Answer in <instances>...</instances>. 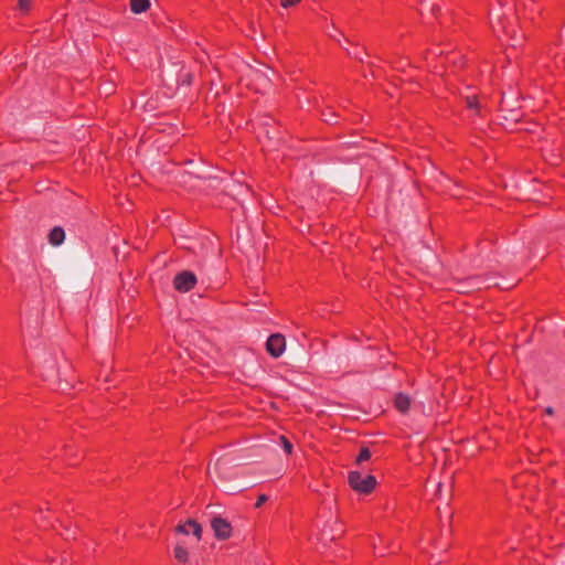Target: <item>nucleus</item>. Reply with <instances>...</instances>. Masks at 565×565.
Wrapping results in <instances>:
<instances>
[{
	"label": "nucleus",
	"mask_w": 565,
	"mask_h": 565,
	"mask_svg": "<svg viewBox=\"0 0 565 565\" xmlns=\"http://www.w3.org/2000/svg\"><path fill=\"white\" fill-rule=\"evenodd\" d=\"M348 480L353 490L363 494L370 493L376 486L375 477L371 475L363 476L359 471H351Z\"/></svg>",
	"instance_id": "1"
},
{
	"label": "nucleus",
	"mask_w": 565,
	"mask_h": 565,
	"mask_svg": "<svg viewBox=\"0 0 565 565\" xmlns=\"http://www.w3.org/2000/svg\"><path fill=\"white\" fill-rule=\"evenodd\" d=\"M196 284V276L190 270L179 273L173 280L174 288L180 292H188Z\"/></svg>",
	"instance_id": "2"
},
{
	"label": "nucleus",
	"mask_w": 565,
	"mask_h": 565,
	"mask_svg": "<svg viewBox=\"0 0 565 565\" xmlns=\"http://www.w3.org/2000/svg\"><path fill=\"white\" fill-rule=\"evenodd\" d=\"M267 352L275 359L282 355L286 350V339L280 333L271 334L266 341Z\"/></svg>",
	"instance_id": "3"
},
{
	"label": "nucleus",
	"mask_w": 565,
	"mask_h": 565,
	"mask_svg": "<svg viewBox=\"0 0 565 565\" xmlns=\"http://www.w3.org/2000/svg\"><path fill=\"white\" fill-rule=\"evenodd\" d=\"M211 527L218 540H226L232 534V526L230 522L220 515L211 520Z\"/></svg>",
	"instance_id": "4"
},
{
	"label": "nucleus",
	"mask_w": 565,
	"mask_h": 565,
	"mask_svg": "<svg viewBox=\"0 0 565 565\" xmlns=\"http://www.w3.org/2000/svg\"><path fill=\"white\" fill-rule=\"evenodd\" d=\"M65 238L64 230L60 226L54 227L49 234V241L53 246H60Z\"/></svg>",
	"instance_id": "5"
},
{
	"label": "nucleus",
	"mask_w": 565,
	"mask_h": 565,
	"mask_svg": "<svg viewBox=\"0 0 565 565\" xmlns=\"http://www.w3.org/2000/svg\"><path fill=\"white\" fill-rule=\"evenodd\" d=\"M394 403L399 412L406 413L411 406V398L408 395L399 393L396 395Z\"/></svg>",
	"instance_id": "6"
},
{
	"label": "nucleus",
	"mask_w": 565,
	"mask_h": 565,
	"mask_svg": "<svg viewBox=\"0 0 565 565\" xmlns=\"http://www.w3.org/2000/svg\"><path fill=\"white\" fill-rule=\"evenodd\" d=\"M150 8V0H130V9L134 13L139 14Z\"/></svg>",
	"instance_id": "7"
},
{
	"label": "nucleus",
	"mask_w": 565,
	"mask_h": 565,
	"mask_svg": "<svg viewBox=\"0 0 565 565\" xmlns=\"http://www.w3.org/2000/svg\"><path fill=\"white\" fill-rule=\"evenodd\" d=\"M43 364H44V371H45L43 376H44V379H49L54 373L53 371H54V366H55V360L52 356H47L44 359Z\"/></svg>",
	"instance_id": "8"
},
{
	"label": "nucleus",
	"mask_w": 565,
	"mask_h": 565,
	"mask_svg": "<svg viewBox=\"0 0 565 565\" xmlns=\"http://www.w3.org/2000/svg\"><path fill=\"white\" fill-rule=\"evenodd\" d=\"M186 524L192 527L193 535L200 540L203 532L202 526L192 519L188 520Z\"/></svg>",
	"instance_id": "9"
},
{
	"label": "nucleus",
	"mask_w": 565,
	"mask_h": 565,
	"mask_svg": "<svg viewBox=\"0 0 565 565\" xmlns=\"http://www.w3.org/2000/svg\"><path fill=\"white\" fill-rule=\"evenodd\" d=\"M188 556H189V553H188V551L184 547H182L180 545H177L174 547V557L178 561L185 562V561H188Z\"/></svg>",
	"instance_id": "10"
},
{
	"label": "nucleus",
	"mask_w": 565,
	"mask_h": 565,
	"mask_svg": "<svg viewBox=\"0 0 565 565\" xmlns=\"http://www.w3.org/2000/svg\"><path fill=\"white\" fill-rule=\"evenodd\" d=\"M370 458H371V451L367 448H362L356 458V462L361 463L365 460H369Z\"/></svg>",
	"instance_id": "11"
},
{
	"label": "nucleus",
	"mask_w": 565,
	"mask_h": 565,
	"mask_svg": "<svg viewBox=\"0 0 565 565\" xmlns=\"http://www.w3.org/2000/svg\"><path fill=\"white\" fill-rule=\"evenodd\" d=\"M279 440H280V445L282 446L284 450L287 454H291L292 445L290 444V441L286 437H284V436H280Z\"/></svg>",
	"instance_id": "12"
},
{
	"label": "nucleus",
	"mask_w": 565,
	"mask_h": 565,
	"mask_svg": "<svg viewBox=\"0 0 565 565\" xmlns=\"http://www.w3.org/2000/svg\"><path fill=\"white\" fill-rule=\"evenodd\" d=\"M31 0H19L18 7L22 12H28L31 8Z\"/></svg>",
	"instance_id": "13"
},
{
	"label": "nucleus",
	"mask_w": 565,
	"mask_h": 565,
	"mask_svg": "<svg viewBox=\"0 0 565 565\" xmlns=\"http://www.w3.org/2000/svg\"><path fill=\"white\" fill-rule=\"evenodd\" d=\"M300 0H280V4L281 7L284 8H288V7H291V6H295L296 3H298Z\"/></svg>",
	"instance_id": "14"
},
{
	"label": "nucleus",
	"mask_w": 565,
	"mask_h": 565,
	"mask_svg": "<svg viewBox=\"0 0 565 565\" xmlns=\"http://www.w3.org/2000/svg\"><path fill=\"white\" fill-rule=\"evenodd\" d=\"M186 525L188 524H179L177 527H175V532L177 533H180V534H188L189 531L186 529Z\"/></svg>",
	"instance_id": "15"
},
{
	"label": "nucleus",
	"mask_w": 565,
	"mask_h": 565,
	"mask_svg": "<svg viewBox=\"0 0 565 565\" xmlns=\"http://www.w3.org/2000/svg\"><path fill=\"white\" fill-rule=\"evenodd\" d=\"M467 106L469 108H476L477 107V100L475 97H467Z\"/></svg>",
	"instance_id": "16"
},
{
	"label": "nucleus",
	"mask_w": 565,
	"mask_h": 565,
	"mask_svg": "<svg viewBox=\"0 0 565 565\" xmlns=\"http://www.w3.org/2000/svg\"><path fill=\"white\" fill-rule=\"evenodd\" d=\"M268 500V497L266 494H260L258 497V500L256 502V508H259L263 503H265Z\"/></svg>",
	"instance_id": "17"
},
{
	"label": "nucleus",
	"mask_w": 565,
	"mask_h": 565,
	"mask_svg": "<svg viewBox=\"0 0 565 565\" xmlns=\"http://www.w3.org/2000/svg\"><path fill=\"white\" fill-rule=\"evenodd\" d=\"M183 83L186 84V85H189L191 83V75L190 74L185 75V78L183 79Z\"/></svg>",
	"instance_id": "18"
},
{
	"label": "nucleus",
	"mask_w": 565,
	"mask_h": 565,
	"mask_svg": "<svg viewBox=\"0 0 565 565\" xmlns=\"http://www.w3.org/2000/svg\"><path fill=\"white\" fill-rule=\"evenodd\" d=\"M545 413H546L547 415H553V414H554V409H553L552 407H547V408L545 409Z\"/></svg>",
	"instance_id": "19"
},
{
	"label": "nucleus",
	"mask_w": 565,
	"mask_h": 565,
	"mask_svg": "<svg viewBox=\"0 0 565 565\" xmlns=\"http://www.w3.org/2000/svg\"><path fill=\"white\" fill-rule=\"evenodd\" d=\"M441 487H443V484L438 483V488H437V494L438 495H440V493H441Z\"/></svg>",
	"instance_id": "20"
},
{
	"label": "nucleus",
	"mask_w": 565,
	"mask_h": 565,
	"mask_svg": "<svg viewBox=\"0 0 565 565\" xmlns=\"http://www.w3.org/2000/svg\"><path fill=\"white\" fill-rule=\"evenodd\" d=\"M512 40H514L515 42H518V39L515 35H512Z\"/></svg>",
	"instance_id": "21"
}]
</instances>
